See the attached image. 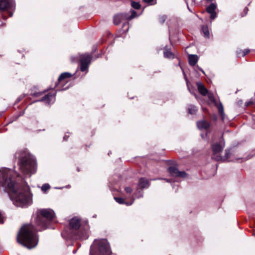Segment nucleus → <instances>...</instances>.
<instances>
[{"mask_svg":"<svg viewBox=\"0 0 255 255\" xmlns=\"http://www.w3.org/2000/svg\"><path fill=\"white\" fill-rule=\"evenodd\" d=\"M165 18H166V17H165V16H163L161 17L160 18V22H161V23H163V22H164V21H165Z\"/></svg>","mask_w":255,"mask_h":255,"instance_id":"2f4dec72","label":"nucleus"},{"mask_svg":"<svg viewBox=\"0 0 255 255\" xmlns=\"http://www.w3.org/2000/svg\"><path fill=\"white\" fill-rule=\"evenodd\" d=\"M197 126L198 128H199L200 129H206L209 127L210 125L207 122H206L204 120H202V121L198 122L197 123Z\"/></svg>","mask_w":255,"mask_h":255,"instance_id":"2eb2a0df","label":"nucleus"},{"mask_svg":"<svg viewBox=\"0 0 255 255\" xmlns=\"http://www.w3.org/2000/svg\"><path fill=\"white\" fill-rule=\"evenodd\" d=\"M216 8L217 6L214 3H212L206 8L207 11L210 14V18L211 19H214L216 17L217 14L215 12Z\"/></svg>","mask_w":255,"mask_h":255,"instance_id":"9b49d317","label":"nucleus"},{"mask_svg":"<svg viewBox=\"0 0 255 255\" xmlns=\"http://www.w3.org/2000/svg\"><path fill=\"white\" fill-rule=\"evenodd\" d=\"M230 154V150H226V155H225V158H228Z\"/></svg>","mask_w":255,"mask_h":255,"instance_id":"7c9ffc66","label":"nucleus"},{"mask_svg":"<svg viewBox=\"0 0 255 255\" xmlns=\"http://www.w3.org/2000/svg\"><path fill=\"white\" fill-rule=\"evenodd\" d=\"M143 1L145 2L149 3V2L152 1L153 0H143Z\"/></svg>","mask_w":255,"mask_h":255,"instance_id":"72a5a7b5","label":"nucleus"},{"mask_svg":"<svg viewBox=\"0 0 255 255\" xmlns=\"http://www.w3.org/2000/svg\"><path fill=\"white\" fill-rule=\"evenodd\" d=\"M91 56L88 54H84L80 55V69L83 72L86 71L91 62Z\"/></svg>","mask_w":255,"mask_h":255,"instance_id":"0eeeda50","label":"nucleus"},{"mask_svg":"<svg viewBox=\"0 0 255 255\" xmlns=\"http://www.w3.org/2000/svg\"><path fill=\"white\" fill-rule=\"evenodd\" d=\"M131 14L130 16H129L128 14H127V16L128 17V18L127 19H131L132 18L135 17L136 15V13L135 11L134 10H132L131 11Z\"/></svg>","mask_w":255,"mask_h":255,"instance_id":"bb28decb","label":"nucleus"},{"mask_svg":"<svg viewBox=\"0 0 255 255\" xmlns=\"http://www.w3.org/2000/svg\"><path fill=\"white\" fill-rule=\"evenodd\" d=\"M164 56L166 58H174L173 53L170 51L168 50H165L164 51Z\"/></svg>","mask_w":255,"mask_h":255,"instance_id":"412c9836","label":"nucleus"},{"mask_svg":"<svg viewBox=\"0 0 255 255\" xmlns=\"http://www.w3.org/2000/svg\"><path fill=\"white\" fill-rule=\"evenodd\" d=\"M111 253L107 240H95L91 245L90 255H111Z\"/></svg>","mask_w":255,"mask_h":255,"instance_id":"20e7f679","label":"nucleus"},{"mask_svg":"<svg viewBox=\"0 0 255 255\" xmlns=\"http://www.w3.org/2000/svg\"><path fill=\"white\" fill-rule=\"evenodd\" d=\"M68 88V87H65V88H61L60 89V90H66V89H67Z\"/></svg>","mask_w":255,"mask_h":255,"instance_id":"f704fd0d","label":"nucleus"},{"mask_svg":"<svg viewBox=\"0 0 255 255\" xmlns=\"http://www.w3.org/2000/svg\"><path fill=\"white\" fill-rule=\"evenodd\" d=\"M13 0H0V11L8 9L12 7Z\"/></svg>","mask_w":255,"mask_h":255,"instance_id":"6e6552de","label":"nucleus"},{"mask_svg":"<svg viewBox=\"0 0 255 255\" xmlns=\"http://www.w3.org/2000/svg\"><path fill=\"white\" fill-rule=\"evenodd\" d=\"M16 173L6 168L0 169V184L8 192L13 204L20 207L31 203V195L29 186L25 183L19 185L13 179Z\"/></svg>","mask_w":255,"mask_h":255,"instance_id":"f257e3e1","label":"nucleus"},{"mask_svg":"<svg viewBox=\"0 0 255 255\" xmlns=\"http://www.w3.org/2000/svg\"><path fill=\"white\" fill-rule=\"evenodd\" d=\"M72 75L70 73L65 72L61 74L58 78V83L56 84V86H62L65 83H67L68 79L71 77Z\"/></svg>","mask_w":255,"mask_h":255,"instance_id":"1a4fd4ad","label":"nucleus"},{"mask_svg":"<svg viewBox=\"0 0 255 255\" xmlns=\"http://www.w3.org/2000/svg\"><path fill=\"white\" fill-rule=\"evenodd\" d=\"M115 200L119 204H126L127 205H130L133 203V201L128 203V202H125L124 200L122 198H118V197H115Z\"/></svg>","mask_w":255,"mask_h":255,"instance_id":"4be33fe9","label":"nucleus"},{"mask_svg":"<svg viewBox=\"0 0 255 255\" xmlns=\"http://www.w3.org/2000/svg\"><path fill=\"white\" fill-rule=\"evenodd\" d=\"M218 112H219V114L221 116H224V108H223V106L222 104H220L218 105Z\"/></svg>","mask_w":255,"mask_h":255,"instance_id":"b1692460","label":"nucleus"},{"mask_svg":"<svg viewBox=\"0 0 255 255\" xmlns=\"http://www.w3.org/2000/svg\"><path fill=\"white\" fill-rule=\"evenodd\" d=\"M37 213L35 222L41 229H45L47 225L46 221L51 220L54 216V212L49 209L39 210Z\"/></svg>","mask_w":255,"mask_h":255,"instance_id":"39448f33","label":"nucleus"},{"mask_svg":"<svg viewBox=\"0 0 255 255\" xmlns=\"http://www.w3.org/2000/svg\"><path fill=\"white\" fill-rule=\"evenodd\" d=\"M225 146V143L223 141H220L219 143L214 144L212 145L213 151V158L216 161H220L223 160L222 157L220 155V153L223 150Z\"/></svg>","mask_w":255,"mask_h":255,"instance_id":"423d86ee","label":"nucleus"},{"mask_svg":"<svg viewBox=\"0 0 255 255\" xmlns=\"http://www.w3.org/2000/svg\"><path fill=\"white\" fill-rule=\"evenodd\" d=\"M167 182H169L170 181L168 179H164Z\"/></svg>","mask_w":255,"mask_h":255,"instance_id":"c9c22d12","label":"nucleus"},{"mask_svg":"<svg viewBox=\"0 0 255 255\" xmlns=\"http://www.w3.org/2000/svg\"><path fill=\"white\" fill-rule=\"evenodd\" d=\"M168 170L169 173L172 176L184 177L186 175L185 172L179 171L175 167H170Z\"/></svg>","mask_w":255,"mask_h":255,"instance_id":"9d476101","label":"nucleus"},{"mask_svg":"<svg viewBox=\"0 0 255 255\" xmlns=\"http://www.w3.org/2000/svg\"><path fill=\"white\" fill-rule=\"evenodd\" d=\"M70 227L74 230H77L79 228L81 225L80 220L77 218H73L69 222Z\"/></svg>","mask_w":255,"mask_h":255,"instance_id":"ddd939ff","label":"nucleus"},{"mask_svg":"<svg viewBox=\"0 0 255 255\" xmlns=\"http://www.w3.org/2000/svg\"><path fill=\"white\" fill-rule=\"evenodd\" d=\"M55 93L53 94L49 93L45 95L40 101L45 102L47 104H49L52 99L55 97Z\"/></svg>","mask_w":255,"mask_h":255,"instance_id":"dca6fc26","label":"nucleus"},{"mask_svg":"<svg viewBox=\"0 0 255 255\" xmlns=\"http://www.w3.org/2000/svg\"><path fill=\"white\" fill-rule=\"evenodd\" d=\"M128 17L127 14L120 13L115 15L114 17V23L116 25L119 24L122 21L128 19Z\"/></svg>","mask_w":255,"mask_h":255,"instance_id":"f8f14e48","label":"nucleus"},{"mask_svg":"<svg viewBox=\"0 0 255 255\" xmlns=\"http://www.w3.org/2000/svg\"><path fill=\"white\" fill-rule=\"evenodd\" d=\"M50 188V185L48 184H44L41 187V190L43 192H46Z\"/></svg>","mask_w":255,"mask_h":255,"instance_id":"393cba45","label":"nucleus"},{"mask_svg":"<svg viewBox=\"0 0 255 255\" xmlns=\"http://www.w3.org/2000/svg\"><path fill=\"white\" fill-rule=\"evenodd\" d=\"M131 6L135 9H139L140 8V4L138 2L132 1L131 3Z\"/></svg>","mask_w":255,"mask_h":255,"instance_id":"a878e982","label":"nucleus"},{"mask_svg":"<svg viewBox=\"0 0 255 255\" xmlns=\"http://www.w3.org/2000/svg\"><path fill=\"white\" fill-rule=\"evenodd\" d=\"M139 186L141 188H147L149 186V182L145 178H140L139 182Z\"/></svg>","mask_w":255,"mask_h":255,"instance_id":"6ab92c4d","label":"nucleus"},{"mask_svg":"<svg viewBox=\"0 0 255 255\" xmlns=\"http://www.w3.org/2000/svg\"><path fill=\"white\" fill-rule=\"evenodd\" d=\"M207 94H208V98H209V100H210V101L212 102H214L215 99H214L213 94L212 93H208Z\"/></svg>","mask_w":255,"mask_h":255,"instance_id":"cd10ccee","label":"nucleus"},{"mask_svg":"<svg viewBox=\"0 0 255 255\" xmlns=\"http://www.w3.org/2000/svg\"><path fill=\"white\" fill-rule=\"evenodd\" d=\"M189 64L194 66L197 63L198 57L196 55H189L188 57Z\"/></svg>","mask_w":255,"mask_h":255,"instance_id":"a211bd4d","label":"nucleus"},{"mask_svg":"<svg viewBox=\"0 0 255 255\" xmlns=\"http://www.w3.org/2000/svg\"><path fill=\"white\" fill-rule=\"evenodd\" d=\"M0 223L1 224L3 223V217L1 211H0Z\"/></svg>","mask_w":255,"mask_h":255,"instance_id":"c756f323","label":"nucleus"},{"mask_svg":"<svg viewBox=\"0 0 255 255\" xmlns=\"http://www.w3.org/2000/svg\"><path fill=\"white\" fill-rule=\"evenodd\" d=\"M202 31L203 33H204V36L206 38L209 37V31L208 29V28L207 26H203L202 28Z\"/></svg>","mask_w":255,"mask_h":255,"instance_id":"aec40b11","label":"nucleus"},{"mask_svg":"<svg viewBox=\"0 0 255 255\" xmlns=\"http://www.w3.org/2000/svg\"><path fill=\"white\" fill-rule=\"evenodd\" d=\"M250 50H248V49H246L244 50V54H243V56H245V55H246L247 54H248Z\"/></svg>","mask_w":255,"mask_h":255,"instance_id":"473e14b6","label":"nucleus"},{"mask_svg":"<svg viewBox=\"0 0 255 255\" xmlns=\"http://www.w3.org/2000/svg\"><path fill=\"white\" fill-rule=\"evenodd\" d=\"M198 90L200 93L203 96H206L208 94V90L205 87L203 84L201 82L197 83Z\"/></svg>","mask_w":255,"mask_h":255,"instance_id":"4468645a","label":"nucleus"},{"mask_svg":"<svg viewBox=\"0 0 255 255\" xmlns=\"http://www.w3.org/2000/svg\"><path fill=\"white\" fill-rule=\"evenodd\" d=\"M125 190L126 191V192L128 193H130L132 191L131 188L129 187H126Z\"/></svg>","mask_w":255,"mask_h":255,"instance_id":"c85d7f7f","label":"nucleus"},{"mask_svg":"<svg viewBox=\"0 0 255 255\" xmlns=\"http://www.w3.org/2000/svg\"><path fill=\"white\" fill-rule=\"evenodd\" d=\"M37 230V229L31 225L23 226L17 235V242L28 249L35 247L38 243V238L36 234Z\"/></svg>","mask_w":255,"mask_h":255,"instance_id":"f03ea898","label":"nucleus"},{"mask_svg":"<svg viewBox=\"0 0 255 255\" xmlns=\"http://www.w3.org/2000/svg\"><path fill=\"white\" fill-rule=\"evenodd\" d=\"M19 166L21 171L25 175H31L35 171V161L28 153L21 152L19 153Z\"/></svg>","mask_w":255,"mask_h":255,"instance_id":"7ed1b4c3","label":"nucleus"},{"mask_svg":"<svg viewBox=\"0 0 255 255\" xmlns=\"http://www.w3.org/2000/svg\"><path fill=\"white\" fill-rule=\"evenodd\" d=\"M197 108L195 106L193 105H190L188 108V112L190 114H194L197 111Z\"/></svg>","mask_w":255,"mask_h":255,"instance_id":"5701e85b","label":"nucleus"},{"mask_svg":"<svg viewBox=\"0 0 255 255\" xmlns=\"http://www.w3.org/2000/svg\"><path fill=\"white\" fill-rule=\"evenodd\" d=\"M88 230H84V231H80L78 235V238L81 240H86L88 237Z\"/></svg>","mask_w":255,"mask_h":255,"instance_id":"f3484780","label":"nucleus"}]
</instances>
